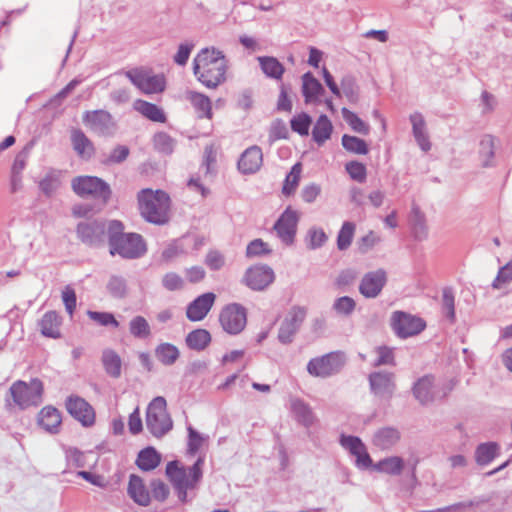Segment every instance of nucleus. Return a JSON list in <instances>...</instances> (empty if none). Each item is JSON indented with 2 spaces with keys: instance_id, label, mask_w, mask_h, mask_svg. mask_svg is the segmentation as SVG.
<instances>
[{
  "instance_id": "nucleus-1",
  "label": "nucleus",
  "mask_w": 512,
  "mask_h": 512,
  "mask_svg": "<svg viewBox=\"0 0 512 512\" xmlns=\"http://www.w3.org/2000/svg\"><path fill=\"white\" fill-rule=\"evenodd\" d=\"M227 61L215 48H203L193 60V73L209 89H216L226 80Z\"/></svg>"
},
{
  "instance_id": "nucleus-2",
  "label": "nucleus",
  "mask_w": 512,
  "mask_h": 512,
  "mask_svg": "<svg viewBox=\"0 0 512 512\" xmlns=\"http://www.w3.org/2000/svg\"><path fill=\"white\" fill-rule=\"evenodd\" d=\"M203 465V457H199L196 462L188 468L181 466L177 460L170 461L166 465V475L181 502L184 503L187 501L188 489L195 488L202 479Z\"/></svg>"
},
{
  "instance_id": "nucleus-3",
  "label": "nucleus",
  "mask_w": 512,
  "mask_h": 512,
  "mask_svg": "<svg viewBox=\"0 0 512 512\" xmlns=\"http://www.w3.org/2000/svg\"><path fill=\"white\" fill-rule=\"evenodd\" d=\"M141 216L148 222L162 225L169 220L170 197L161 190L144 189L138 194Z\"/></svg>"
},
{
  "instance_id": "nucleus-4",
  "label": "nucleus",
  "mask_w": 512,
  "mask_h": 512,
  "mask_svg": "<svg viewBox=\"0 0 512 512\" xmlns=\"http://www.w3.org/2000/svg\"><path fill=\"white\" fill-rule=\"evenodd\" d=\"M43 391V383L38 378L31 379L29 383L18 380L9 389L14 404L22 410L40 405Z\"/></svg>"
},
{
  "instance_id": "nucleus-5",
  "label": "nucleus",
  "mask_w": 512,
  "mask_h": 512,
  "mask_svg": "<svg viewBox=\"0 0 512 512\" xmlns=\"http://www.w3.org/2000/svg\"><path fill=\"white\" fill-rule=\"evenodd\" d=\"M146 426L150 433L157 438L164 436L172 429L173 422L167 412V403L164 397H155L149 403L146 411Z\"/></svg>"
},
{
  "instance_id": "nucleus-6",
  "label": "nucleus",
  "mask_w": 512,
  "mask_h": 512,
  "mask_svg": "<svg viewBox=\"0 0 512 512\" xmlns=\"http://www.w3.org/2000/svg\"><path fill=\"white\" fill-rule=\"evenodd\" d=\"M347 361L346 355L341 351H334L323 356L312 358L307 364L310 375L320 378H328L338 374Z\"/></svg>"
},
{
  "instance_id": "nucleus-7",
  "label": "nucleus",
  "mask_w": 512,
  "mask_h": 512,
  "mask_svg": "<svg viewBox=\"0 0 512 512\" xmlns=\"http://www.w3.org/2000/svg\"><path fill=\"white\" fill-rule=\"evenodd\" d=\"M73 191L80 197L91 196L106 203L111 197L108 183L95 176H78L71 183Z\"/></svg>"
},
{
  "instance_id": "nucleus-8",
  "label": "nucleus",
  "mask_w": 512,
  "mask_h": 512,
  "mask_svg": "<svg viewBox=\"0 0 512 512\" xmlns=\"http://www.w3.org/2000/svg\"><path fill=\"white\" fill-rule=\"evenodd\" d=\"M146 252V245L141 235L126 233L119 239H114L110 246V254H118L125 259L140 258Z\"/></svg>"
},
{
  "instance_id": "nucleus-9",
  "label": "nucleus",
  "mask_w": 512,
  "mask_h": 512,
  "mask_svg": "<svg viewBox=\"0 0 512 512\" xmlns=\"http://www.w3.org/2000/svg\"><path fill=\"white\" fill-rule=\"evenodd\" d=\"M82 120L92 132L100 136H114L118 128L113 116L105 110L86 111Z\"/></svg>"
},
{
  "instance_id": "nucleus-10",
  "label": "nucleus",
  "mask_w": 512,
  "mask_h": 512,
  "mask_svg": "<svg viewBox=\"0 0 512 512\" xmlns=\"http://www.w3.org/2000/svg\"><path fill=\"white\" fill-rule=\"evenodd\" d=\"M219 322L225 332L231 335H237L246 326V309L238 303L228 304L221 310Z\"/></svg>"
},
{
  "instance_id": "nucleus-11",
  "label": "nucleus",
  "mask_w": 512,
  "mask_h": 512,
  "mask_svg": "<svg viewBox=\"0 0 512 512\" xmlns=\"http://www.w3.org/2000/svg\"><path fill=\"white\" fill-rule=\"evenodd\" d=\"M391 326L397 336L408 338L422 332L426 323L420 317L402 311H395L391 317Z\"/></svg>"
},
{
  "instance_id": "nucleus-12",
  "label": "nucleus",
  "mask_w": 512,
  "mask_h": 512,
  "mask_svg": "<svg viewBox=\"0 0 512 512\" xmlns=\"http://www.w3.org/2000/svg\"><path fill=\"white\" fill-rule=\"evenodd\" d=\"M371 393L380 400L389 401L396 390L395 374L389 371H375L369 375Z\"/></svg>"
},
{
  "instance_id": "nucleus-13",
  "label": "nucleus",
  "mask_w": 512,
  "mask_h": 512,
  "mask_svg": "<svg viewBox=\"0 0 512 512\" xmlns=\"http://www.w3.org/2000/svg\"><path fill=\"white\" fill-rule=\"evenodd\" d=\"M299 218L296 210L287 207L274 224L277 236L285 245L294 243Z\"/></svg>"
},
{
  "instance_id": "nucleus-14",
  "label": "nucleus",
  "mask_w": 512,
  "mask_h": 512,
  "mask_svg": "<svg viewBox=\"0 0 512 512\" xmlns=\"http://www.w3.org/2000/svg\"><path fill=\"white\" fill-rule=\"evenodd\" d=\"M126 77L145 94L159 93L165 88L163 76L150 75L143 70L134 69L127 71Z\"/></svg>"
},
{
  "instance_id": "nucleus-15",
  "label": "nucleus",
  "mask_w": 512,
  "mask_h": 512,
  "mask_svg": "<svg viewBox=\"0 0 512 512\" xmlns=\"http://www.w3.org/2000/svg\"><path fill=\"white\" fill-rule=\"evenodd\" d=\"M105 223L100 220H88L78 223L76 233L78 238L88 246H100L105 240Z\"/></svg>"
},
{
  "instance_id": "nucleus-16",
  "label": "nucleus",
  "mask_w": 512,
  "mask_h": 512,
  "mask_svg": "<svg viewBox=\"0 0 512 512\" xmlns=\"http://www.w3.org/2000/svg\"><path fill=\"white\" fill-rule=\"evenodd\" d=\"M305 315V310L300 307H295L290 311L279 329L278 339L281 343L289 344L292 342L295 333L305 319Z\"/></svg>"
},
{
  "instance_id": "nucleus-17",
  "label": "nucleus",
  "mask_w": 512,
  "mask_h": 512,
  "mask_svg": "<svg viewBox=\"0 0 512 512\" xmlns=\"http://www.w3.org/2000/svg\"><path fill=\"white\" fill-rule=\"evenodd\" d=\"M274 272L268 266L249 268L243 278L244 283L252 290H264L274 281Z\"/></svg>"
},
{
  "instance_id": "nucleus-18",
  "label": "nucleus",
  "mask_w": 512,
  "mask_h": 512,
  "mask_svg": "<svg viewBox=\"0 0 512 512\" xmlns=\"http://www.w3.org/2000/svg\"><path fill=\"white\" fill-rule=\"evenodd\" d=\"M67 411L84 426H90L95 421L92 406L83 398L70 396L66 401Z\"/></svg>"
},
{
  "instance_id": "nucleus-19",
  "label": "nucleus",
  "mask_w": 512,
  "mask_h": 512,
  "mask_svg": "<svg viewBox=\"0 0 512 512\" xmlns=\"http://www.w3.org/2000/svg\"><path fill=\"white\" fill-rule=\"evenodd\" d=\"M386 281V272L383 269L368 272L360 282L359 291L366 298H375L382 291Z\"/></svg>"
},
{
  "instance_id": "nucleus-20",
  "label": "nucleus",
  "mask_w": 512,
  "mask_h": 512,
  "mask_svg": "<svg viewBox=\"0 0 512 512\" xmlns=\"http://www.w3.org/2000/svg\"><path fill=\"white\" fill-rule=\"evenodd\" d=\"M216 295L212 292L204 293L188 304L186 316L192 322L203 320L215 302Z\"/></svg>"
},
{
  "instance_id": "nucleus-21",
  "label": "nucleus",
  "mask_w": 512,
  "mask_h": 512,
  "mask_svg": "<svg viewBox=\"0 0 512 512\" xmlns=\"http://www.w3.org/2000/svg\"><path fill=\"white\" fill-rule=\"evenodd\" d=\"M263 164V153L259 146L247 148L238 161V169L243 174L256 173Z\"/></svg>"
},
{
  "instance_id": "nucleus-22",
  "label": "nucleus",
  "mask_w": 512,
  "mask_h": 512,
  "mask_svg": "<svg viewBox=\"0 0 512 512\" xmlns=\"http://www.w3.org/2000/svg\"><path fill=\"white\" fill-rule=\"evenodd\" d=\"M62 422L60 412L53 406H45L38 413V425L50 434H57Z\"/></svg>"
},
{
  "instance_id": "nucleus-23",
  "label": "nucleus",
  "mask_w": 512,
  "mask_h": 512,
  "mask_svg": "<svg viewBox=\"0 0 512 512\" xmlns=\"http://www.w3.org/2000/svg\"><path fill=\"white\" fill-rule=\"evenodd\" d=\"M72 147L76 154L84 160H89L95 154L93 142L80 129H72L70 135Z\"/></svg>"
},
{
  "instance_id": "nucleus-24",
  "label": "nucleus",
  "mask_w": 512,
  "mask_h": 512,
  "mask_svg": "<svg viewBox=\"0 0 512 512\" xmlns=\"http://www.w3.org/2000/svg\"><path fill=\"white\" fill-rule=\"evenodd\" d=\"M401 439L400 431L391 426L379 428L373 435L372 443L381 450H389Z\"/></svg>"
},
{
  "instance_id": "nucleus-25",
  "label": "nucleus",
  "mask_w": 512,
  "mask_h": 512,
  "mask_svg": "<svg viewBox=\"0 0 512 512\" xmlns=\"http://www.w3.org/2000/svg\"><path fill=\"white\" fill-rule=\"evenodd\" d=\"M185 99L191 103L198 118H212V104L208 96L189 90L185 92Z\"/></svg>"
},
{
  "instance_id": "nucleus-26",
  "label": "nucleus",
  "mask_w": 512,
  "mask_h": 512,
  "mask_svg": "<svg viewBox=\"0 0 512 512\" xmlns=\"http://www.w3.org/2000/svg\"><path fill=\"white\" fill-rule=\"evenodd\" d=\"M290 409L298 423L306 428L311 427L316 422V416L312 408L301 399H292Z\"/></svg>"
},
{
  "instance_id": "nucleus-27",
  "label": "nucleus",
  "mask_w": 512,
  "mask_h": 512,
  "mask_svg": "<svg viewBox=\"0 0 512 512\" xmlns=\"http://www.w3.org/2000/svg\"><path fill=\"white\" fill-rule=\"evenodd\" d=\"M410 122L412 124L413 136L417 144L424 152L429 151L431 149V143L426 132V123L424 117L421 113L415 112L410 115Z\"/></svg>"
},
{
  "instance_id": "nucleus-28",
  "label": "nucleus",
  "mask_w": 512,
  "mask_h": 512,
  "mask_svg": "<svg viewBox=\"0 0 512 512\" xmlns=\"http://www.w3.org/2000/svg\"><path fill=\"white\" fill-rule=\"evenodd\" d=\"M325 92L322 84L310 73L307 72L302 76V94L305 103H314Z\"/></svg>"
},
{
  "instance_id": "nucleus-29",
  "label": "nucleus",
  "mask_w": 512,
  "mask_h": 512,
  "mask_svg": "<svg viewBox=\"0 0 512 512\" xmlns=\"http://www.w3.org/2000/svg\"><path fill=\"white\" fill-rule=\"evenodd\" d=\"M434 378L430 375L423 376L413 386V395L421 404H428L435 398L433 386Z\"/></svg>"
},
{
  "instance_id": "nucleus-30",
  "label": "nucleus",
  "mask_w": 512,
  "mask_h": 512,
  "mask_svg": "<svg viewBox=\"0 0 512 512\" xmlns=\"http://www.w3.org/2000/svg\"><path fill=\"white\" fill-rule=\"evenodd\" d=\"M60 325L61 318L55 311L46 312L39 321L41 334L53 339L61 337Z\"/></svg>"
},
{
  "instance_id": "nucleus-31",
  "label": "nucleus",
  "mask_w": 512,
  "mask_h": 512,
  "mask_svg": "<svg viewBox=\"0 0 512 512\" xmlns=\"http://www.w3.org/2000/svg\"><path fill=\"white\" fill-rule=\"evenodd\" d=\"M128 494L140 506H148L150 503L149 492L137 475L132 474L129 478Z\"/></svg>"
},
{
  "instance_id": "nucleus-32",
  "label": "nucleus",
  "mask_w": 512,
  "mask_h": 512,
  "mask_svg": "<svg viewBox=\"0 0 512 512\" xmlns=\"http://www.w3.org/2000/svg\"><path fill=\"white\" fill-rule=\"evenodd\" d=\"M133 108L145 118L153 121L164 123L166 122V115L164 111L156 104L138 99L134 101Z\"/></svg>"
},
{
  "instance_id": "nucleus-33",
  "label": "nucleus",
  "mask_w": 512,
  "mask_h": 512,
  "mask_svg": "<svg viewBox=\"0 0 512 512\" xmlns=\"http://www.w3.org/2000/svg\"><path fill=\"white\" fill-rule=\"evenodd\" d=\"M372 469L387 475L397 476L404 469V460L399 456H389L372 465Z\"/></svg>"
},
{
  "instance_id": "nucleus-34",
  "label": "nucleus",
  "mask_w": 512,
  "mask_h": 512,
  "mask_svg": "<svg viewBox=\"0 0 512 512\" xmlns=\"http://www.w3.org/2000/svg\"><path fill=\"white\" fill-rule=\"evenodd\" d=\"M500 446L496 442L481 443L475 450V461L479 466H486L498 455Z\"/></svg>"
},
{
  "instance_id": "nucleus-35",
  "label": "nucleus",
  "mask_w": 512,
  "mask_h": 512,
  "mask_svg": "<svg viewBox=\"0 0 512 512\" xmlns=\"http://www.w3.org/2000/svg\"><path fill=\"white\" fill-rule=\"evenodd\" d=\"M332 129L333 126L329 118L326 115H320L312 130L313 140L318 145L324 144L330 138Z\"/></svg>"
},
{
  "instance_id": "nucleus-36",
  "label": "nucleus",
  "mask_w": 512,
  "mask_h": 512,
  "mask_svg": "<svg viewBox=\"0 0 512 512\" xmlns=\"http://www.w3.org/2000/svg\"><path fill=\"white\" fill-rule=\"evenodd\" d=\"M479 157L483 167H490L493 165L495 155V139L491 135H484L479 142Z\"/></svg>"
},
{
  "instance_id": "nucleus-37",
  "label": "nucleus",
  "mask_w": 512,
  "mask_h": 512,
  "mask_svg": "<svg viewBox=\"0 0 512 512\" xmlns=\"http://www.w3.org/2000/svg\"><path fill=\"white\" fill-rule=\"evenodd\" d=\"M258 61L263 73L273 79H281L284 74V66L274 57L260 56Z\"/></svg>"
},
{
  "instance_id": "nucleus-38",
  "label": "nucleus",
  "mask_w": 512,
  "mask_h": 512,
  "mask_svg": "<svg viewBox=\"0 0 512 512\" xmlns=\"http://www.w3.org/2000/svg\"><path fill=\"white\" fill-rule=\"evenodd\" d=\"M155 356L163 365H173L179 358V349L171 343H161L155 349Z\"/></svg>"
},
{
  "instance_id": "nucleus-39",
  "label": "nucleus",
  "mask_w": 512,
  "mask_h": 512,
  "mask_svg": "<svg viewBox=\"0 0 512 512\" xmlns=\"http://www.w3.org/2000/svg\"><path fill=\"white\" fill-rule=\"evenodd\" d=\"M160 455L153 447H147L141 450L137 458V466L143 471L155 469L160 463Z\"/></svg>"
},
{
  "instance_id": "nucleus-40",
  "label": "nucleus",
  "mask_w": 512,
  "mask_h": 512,
  "mask_svg": "<svg viewBox=\"0 0 512 512\" xmlns=\"http://www.w3.org/2000/svg\"><path fill=\"white\" fill-rule=\"evenodd\" d=\"M210 342L211 335L206 329H195L186 336V344L192 350H204Z\"/></svg>"
},
{
  "instance_id": "nucleus-41",
  "label": "nucleus",
  "mask_w": 512,
  "mask_h": 512,
  "mask_svg": "<svg viewBox=\"0 0 512 512\" xmlns=\"http://www.w3.org/2000/svg\"><path fill=\"white\" fill-rule=\"evenodd\" d=\"M102 363L106 373L113 377L118 378L121 375V358L119 355L111 350L106 349L102 353Z\"/></svg>"
},
{
  "instance_id": "nucleus-42",
  "label": "nucleus",
  "mask_w": 512,
  "mask_h": 512,
  "mask_svg": "<svg viewBox=\"0 0 512 512\" xmlns=\"http://www.w3.org/2000/svg\"><path fill=\"white\" fill-rule=\"evenodd\" d=\"M61 186V172L49 170L39 183L40 190L47 196H52Z\"/></svg>"
},
{
  "instance_id": "nucleus-43",
  "label": "nucleus",
  "mask_w": 512,
  "mask_h": 512,
  "mask_svg": "<svg viewBox=\"0 0 512 512\" xmlns=\"http://www.w3.org/2000/svg\"><path fill=\"white\" fill-rule=\"evenodd\" d=\"M130 334L138 339H147L151 336V328L143 316H135L129 322Z\"/></svg>"
},
{
  "instance_id": "nucleus-44",
  "label": "nucleus",
  "mask_w": 512,
  "mask_h": 512,
  "mask_svg": "<svg viewBox=\"0 0 512 512\" xmlns=\"http://www.w3.org/2000/svg\"><path fill=\"white\" fill-rule=\"evenodd\" d=\"M412 229L416 239L423 240L427 237L428 229L426 225L425 215L418 207L412 208Z\"/></svg>"
},
{
  "instance_id": "nucleus-45",
  "label": "nucleus",
  "mask_w": 512,
  "mask_h": 512,
  "mask_svg": "<svg viewBox=\"0 0 512 512\" xmlns=\"http://www.w3.org/2000/svg\"><path fill=\"white\" fill-rule=\"evenodd\" d=\"M108 293L116 299H122L126 297L128 292L127 281L124 277L118 275H112L107 282Z\"/></svg>"
},
{
  "instance_id": "nucleus-46",
  "label": "nucleus",
  "mask_w": 512,
  "mask_h": 512,
  "mask_svg": "<svg viewBox=\"0 0 512 512\" xmlns=\"http://www.w3.org/2000/svg\"><path fill=\"white\" fill-rule=\"evenodd\" d=\"M341 142L344 149L350 153L366 155L369 151L366 142L356 136L345 134L342 136Z\"/></svg>"
},
{
  "instance_id": "nucleus-47",
  "label": "nucleus",
  "mask_w": 512,
  "mask_h": 512,
  "mask_svg": "<svg viewBox=\"0 0 512 512\" xmlns=\"http://www.w3.org/2000/svg\"><path fill=\"white\" fill-rule=\"evenodd\" d=\"M301 171L302 167L300 163H296L292 166L283 184L282 193L284 195L290 196L295 192L300 181Z\"/></svg>"
},
{
  "instance_id": "nucleus-48",
  "label": "nucleus",
  "mask_w": 512,
  "mask_h": 512,
  "mask_svg": "<svg viewBox=\"0 0 512 512\" xmlns=\"http://www.w3.org/2000/svg\"><path fill=\"white\" fill-rule=\"evenodd\" d=\"M356 225L353 222L345 221L342 224L337 236V247L339 250H346L352 243Z\"/></svg>"
},
{
  "instance_id": "nucleus-49",
  "label": "nucleus",
  "mask_w": 512,
  "mask_h": 512,
  "mask_svg": "<svg viewBox=\"0 0 512 512\" xmlns=\"http://www.w3.org/2000/svg\"><path fill=\"white\" fill-rule=\"evenodd\" d=\"M341 88L343 94L349 102L356 103L359 99V87L354 76L347 74L341 79Z\"/></svg>"
},
{
  "instance_id": "nucleus-50",
  "label": "nucleus",
  "mask_w": 512,
  "mask_h": 512,
  "mask_svg": "<svg viewBox=\"0 0 512 512\" xmlns=\"http://www.w3.org/2000/svg\"><path fill=\"white\" fill-rule=\"evenodd\" d=\"M341 113L344 120L349 124L352 130L363 135H367L369 133V125L360 119L354 112L344 107L342 108Z\"/></svg>"
},
{
  "instance_id": "nucleus-51",
  "label": "nucleus",
  "mask_w": 512,
  "mask_h": 512,
  "mask_svg": "<svg viewBox=\"0 0 512 512\" xmlns=\"http://www.w3.org/2000/svg\"><path fill=\"white\" fill-rule=\"evenodd\" d=\"M442 312L451 321L455 320V296L452 288L445 287L442 291Z\"/></svg>"
},
{
  "instance_id": "nucleus-52",
  "label": "nucleus",
  "mask_w": 512,
  "mask_h": 512,
  "mask_svg": "<svg viewBox=\"0 0 512 512\" xmlns=\"http://www.w3.org/2000/svg\"><path fill=\"white\" fill-rule=\"evenodd\" d=\"M311 123V117L304 112L294 116L290 121L291 129L301 136L308 135Z\"/></svg>"
},
{
  "instance_id": "nucleus-53",
  "label": "nucleus",
  "mask_w": 512,
  "mask_h": 512,
  "mask_svg": "<svg viewBox=\"0 0 512 512\" xmlns=\"http://www.w3.org/2000/svg\"><path fill=\"white\" fill-rule=\"evenodd\" d=\"M328 237L322 228L313 227L307 232V247L311 250L322 247L327 241Z\"/></svg>"
},
{
  "instance_id": "nucleus-54",
  "label": "nucleus",
  "mask_w": 512,
  "mask_h": 512,
  "mask_svg": "<svg viewBox=\"0 0 512 512\" xmlns=\"http://www.w3.org/2000/svg\"><path fill=\"white\" fill-rule=\"evenodd\" d=\"M88 317L101 326H111L113 328L119 327V322L114 315L109 312L87 311Z\"/></svg>"
},
{
  "instance_id": "nucleus-55",
  "label": "nucleus",
  "mask_w": 512,
  "mask_h": 512,
  "mask_svg": "<svg viewBox=\"0 0 512 512\" xmlns=\"http://www.w3.org/2000/svg\"><path fill=\"white\" fill-rule=\"evenodd\" d=\"M130 149L125 145H117L110 154L103 160L106 165L121 164L129 156Z\"/></svg>"
},
{
  "instance_id": "nucleus-56",
  "label": "nucleus",
  "mask_w": 512,
  "mask_h": 512,
  "mask_svg": "<svg viewBox=\"0 0 512 512\" xmlns=\"http://www.w3.org/2000/svg\"><path fill=\"white\" fill-rule=\"evenodd\" d=\"M356 303L349 296H342L337 298L333 303V310L339 314L344 316H349L355 310Z\"/></svg>"
},
{
  "instance_id": "nucleus-57",
  "label": "nucleus",
  "mask_w": 512,
  "mask_h": 512,
  "mask_svg": "<svg viewBox=\"0 0 512 512\" xmlns=\"http://www.w3.org/2000/svg\"><path fill=\"white\" fill-rule=\"evenodd\" d=\"M345 169L353 180L359 183L365 182L367 169L363 163L358 161H350L345 165Z\"/></svg>"
},
{
  "instance_id": "nucleus-58",
  "label": "nucleus",
  "mask_w": 512,
  "mask_h": 512,
  "mask_svg": "<svg viewBox=\"0 0 512 512\" xmlns=\"http://www.w3.org/2000/svg\"><path fill=\"white\" fill-rule=\"evenodd\" d=\"M188 430V449L187 452L190 455H195L200 447L202 446L205 438L198 433L192 426L187 428Z\"/></svg>"
},
{
  "instance_id": "nucleus-59",
  "label": "nucleus",
  "mask_w": 512,
  "mask_h": 512,
  "mask_svg": "<svg viewBox=\"0 0 512 512\" xmlns=\"http://www.w3.org/2000/svg\"><path fill=\"white\" fill-rule=\"evenodd\" d=\"M270 252L271 250L269 249L268 244L261 239L251 241L246 248V255L248 257L267 255Z\"/></svg>"
},
{
  "instance_id": "nucleus-60",
  "label": "nucleus",
  "mask_w": 512,
  "mask_h": 512,
  "mask_svg": "<svg viewBox=\"0 0 512 512\" xmlns=\"http://www.w3.org/2000/svg\"><path fill=\"white\" fill-rule=\"evenodd\" d=\"M512 280V259L503 267L500 268L496 278L492 283L495 289L501 288L502 284L509 283Z\"/></svg>"
},
{
  "instance_id": "nucleus-61",
  "label": "nucleus",
  "mask_w": 512,
  "mask_h": 512,
  "mask_svg": "<svg viewBox=\"0 0 512 512\" xmlns=\"http://www.w3.org/2000/svg\"><path fill=\"white\" fill-rule=\"evenodd\" d=\"M154 145L156 149L164 153H171L173 151V139L164 132L157 133L154 136Z\"/></svg>"
},
{
  "instance_id": "nucleus-62",
  "label": "nucleus",
  "mask_w": 512,
  "mask_h": 512,
  "mask_svg": "<svg viewBox=\"0 0 512 512\" xmlns=\"http://www.w3.org/2000/svg\"><path fill=\"white\" fill-rule=\"evenodd\" d=\"M205 264L211 270H220L225 265V257L221 252L217 250H211L205 257Z\"/></svg>"
},
{
  "instance_id": "nucleus-63",
  "label": "nucleus",
  "mask_w": 512,
  "mask_h": 512,
  "mask_svg": "<svg viewBox=\"0 0 512 512\" xmlns=\"http://www.w3.org/2000/svg\"><path fill=\"white\" fill-rule=\"evenodd\" d=\"M182 277L174 272L167 273L162 278V285L169 291L179 290L183 287Z\"/></svg>"
},
{
  "instance_id": "nucleus-64",
  "label": "nucleus",
  "mask_w": 512,
  "mask_h": 512,
  "mask_svg": "<svg viewBox=\"0 0 512 512\" xmlns=\"http://www.w3.org/2000/svg\"><path fill=\"white\" fill-rule=\"evenodd\" d=\"M479 504V502L470 500L465 502H458L449 506H445L442 508H437L434 510H429L426 512H466L467 509L475 507Z\"/></svg>"
}]
</instances>
